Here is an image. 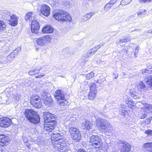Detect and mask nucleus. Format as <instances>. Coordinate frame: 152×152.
Returning <instances> with one entry per match:
<instances>
[{
	"label": "nucleus",
	"mask_w": 152,
	"mask_h": 152,
	"mask_svg": "<svg viewBox=\"0 0 152 152\" xmlns=\"http://www.w3.org/2000/svg\"><path fill=\"white\" fill-rule=\"evenodd\" d=\"M56 115L48 112H45L43 114V118L45 124L44 129L48 132H51L56 126Z\"/></svg>",
	"instance_id": "f257e3e1"
},
{
	"label": "nucleus",
	"mask_w": 152,
	"mask_h": 152,
	"mask_svg": "<svg viewBox=\"0 0 152 152\" xmlns=\"http://www.w3.org/2000/svg\"><path fill=\"white\" fill-rule=\"evenodd\" d=\"M104 115L103 113H99L98 115H95L94 117L96 119L97 126L99 129L104 132H111L113 130V128L110 123L106 120L101 118H98L100 115Z\"/></svg>",
	"instance_id": "f03ea898"
},
{
	"label": "nucleus",
	"mask_w": 152,
	"mask_h": 152,
	"mask_svg": "<svg viewBox=\"0 0 152 152\" xmlns=\"http://www.w3.org/2000/svg\"><path fill=\"white\" fill-rule=\"evenodd\" d=\"M66 140L65 138L63 137L58 140L52 141L53 147L60 152H65L68 149L66 143Z\"/></svg>",
	"instance_id": "7ed1b4c3"
},
{
	"label": "nucleus",
	"mask_w": 152,
	"mask_h": 152,
	"mask_svg": "<svg viewBox=\"0 0 152 152\" xmlns=\"http://www.w3.org/2000/svg\"><path fill=\"white\" fill-rule=\"evenodd\" d=\"M24 115L27 119L32 123L37 124L39 123L40 121V118L39 115L33 109H25Z\"/></svg>",
	"instance_id": "20e7f679"
},
{
	"label": "nucleus",
	"mask_w": 152,
	"mask_h": 152,
	"mask_svg": "<svg viewBox=\"0 0 152 152\" xmlns=\"http://www.w3.org/2000/svg\"><path fill=\"white\" fill-rule=\"evenodd\" d=\"M33 13L32 12H28L25 15V18L27 21H31V30L32 32L37 34L39 31V22L36 20L32 19Z\"/></svg>",
	"instance_id": "39448f33"
},
{
	"label": "nucleus",
	"mask_w": 152,
	"mask_h": 152,
	"mask_svg": "<svg viewBox=\"0 0 152 152\" xmlns=\"http://www.w3.org/2000/svg\"><path fill=\"white\" fill-rule=\"evenodd\" d=\"M53 17L56 20L61 21H70L71 20V17L69 15L62 10H57L53 15Z\"/></svg>",
	"instance_id": "423d86ee"
},
{
	"label": "nucleus",
	"mask_w": 152,
	"mask_h": 152,
	"mask_svg": "<svg viewBox=\"0 0 152 152\" xmlns=\"http://www.w3.org/2000/svg\"><path fill=\"white\" fill-rule=\"evenodd\" d=\"M4 16L5 18V19H6L9 21V24L13 26H17L18 17L12 14L10 12L8 11H5L4 12Z\"/></svg>",
	"instance_id": "0eeeda50"
},
{
	"label": "nucleus",
	"mask_w": 152,
	"mask_h": 152,
	"mask_svg": "<svg viewBox=\"0 0 152 152\" xmlns=\"http://www.w3.org/2000/svg\"><path fill=\"white\" fill-rule=\"evenodd\" d=\"M54 96L57 102L60 103L61 106L67 104L68 102L65 100L64 93L63 91L61 89L57 90L55 93Z\"/></svg>",
	"instance_id": "6e6552de"
},
{
	"label": "nucleus",
	"mask_w": 152,
	"mask_h": 152,
	"mask_svg": "<svg viewBox=\"0 0 152 152\" xmlns=\"http://www.w3.org/2000/svg\"><path fill=\"white\" fill-rule=\"evenodd\" d=\"M69 132L72 139L75 141H78L81 138V135L78 129L74 127L69 129Z\"/></svg>",
	"instance_id": "1a4fd4ad"
},
{
	"label": "nucleus",
	"mask_w": 152,
	"mask_h": 152,
	"mask_svg": "<svg viewBox=\"0 0 152 152\" xmlns=\"http://www.w3.org/2000/svg\"><path fill=\"white\" fill-rule=\"evenodd\" d=\"M104 44V43L102 42L99 45L95 46L93 48L88 50L87 52H86L83 54V56L85 58H88L94 54L97 50L100 48Z\"/></svg>",
	"instance_id": "9d476101"
},
{
	"label": "nucleus",
	"mask_w": 152,
	"mask_h": 152,
	"mask_svg": "<svg viewBox=\"0 0 152 152\" xmlns=\"http://www.w3.org/2000/svg\"><path fill=\"white\" fill-rule=\"evenodd\" d=\"M30 102L32 105L36 108H39L42 107L41 99L38 96H33Z\"/></svg>",
	"instance_id": "9b49d317"
},
{
	"label": "nucleus",
	"mask_w": 152,
	"mask_h": 152,
	"mask_svg": "<svg viewBox=\"0 0 152 152\" xmlns=\"http://www.w3.org/2000/svg\"><path fill=\"white\" fill-rule=\"evenodd\" d=\"M42 99L45 105L49 106L52 102V100L50 95L45 91H43L41 94Z\"/></svg>",
	"instance_id": "f8f14e48"
},
{
	"label": "nucleus",
	"mask_w": 152,
	"mask_h": 152,
	"mask_svg": "<svg viewBox=\"0 0 152 152\" xmlns=\"http://www.w3.org/2000/svg\"><path fill=\"white\" fill-rule=\"evenodd\" d=\"M118 143L121 144V151L122 152H129L130 151L131 146L128 143L122 140L119 141Z\"/></svg>",
	"instance_id": "ddd939ff"
},
{
	"label": "nucleus",
	"mask_w": 152,
	"mask_h": 152,
	"mask_svg": "<svg viewBox=\"0 0 152 152\" xmlns=\"http://www.w3.org/2000/svg\"><path fill=\"white\" fill-rule=\"evenodd\" d=\"M12 123L11 121L9 118L4 117L0 118V126L3 127L9 126Z\"/></svg>",
	"instance_id": "4468645a"
},
{
	"label": "nucleus",
	"mask_w": 152,
	"mask_h": 152,
	"mask_svg": "<svg viewBox=\"0 0 152 152\" xmlns=\"http://www.w3.org/2000/svg\"><path fill=\"white\" fill-rule=\"evenodd\" d=\"M50 11V8L47 5L44 4L41 6L40 12L44 15L46 16L49 15Z\"/></svg>",
	"instance_id": "2eb2a0df"
},
{
	"label": "nucleus",
	"mask_w": 152,
	"mask_h": 152,
	"mask_svg": "<svg viewBox=\"0 0 152 152\" xmlns=\"http://www.w3.org/2000/svg\"><path fill=\"white\" fill-rule=\"evenodd\" d=\"M9 141V138L8 136L4 134L0 135V145L3 146L7 143Z\"/></svg>",
	"instance_id": "dca6fc26"
},
{
	"label": "nucleus",
	"mask_w": 152,
	"mask_h": 152,
	"mask_svg": "<svg viewBox=\"0 0 152 152\" xmlns=\"http://www.w3.org/2000/svg\"><path fill=\"white\" fill-rule=\"evenodd\" d=\"M135 88L139 91H144L147 90V88L144 83L142 81L138 82L136 85Z\"/></svg>",
	"instance_id": "f3484780"
},
{
	"label": "nucleus",
	"mask_w": 152,
	"mask_h": 152,
	"mask_svg": "<svg viewBox=\"0 0 152 152\" xmlns=\"http://www.w3.org/2000/svg\"><path fill=\"white\" fill-rule=\"evenodd\" d=\"M82 127L83 129L89 130L92 127V124L90 121L86 120L82 123Z\"/></svg>",
	"instance_id": "a211bd4d"
},
{
	"label": "nucleus",
	"mask_w": 152,
	"mask_h": 152,
	"mask_svg": "<svg viewBox=\"0 0 152 152\" xmlns=\"http://www.w3.org/2000/svg\"><path fill=\"white\" fill-rule=\"evenodd\" d=\"M15 57L14 56V55L11 53L10 55L7 56L6 58H5L4 57L2 58V60H4L5 59V60L2 61L1 63L4 64H6L8 62L10 63L13 60V58Z\"/></svg>",
	"instance_id": "6ab92c4d"
},
{
	"label": "nucleus",
	"mask_w": 152,
	"mask_h": 152,
	"mask_svg": "<svg viewBox=\"0 0 152 152\" xmlns=\"http://www.w3.org/2000/svg\"><path fill=\"white\" fill-rule=\"evenodd\" d=\"M143 148L145 152H152V142L145 143Z\"/></svg>",
	"instance_id": "aec40b11"
},
{
	"label": "nucleus",
	"mask_w": 152,
	"mask_h": 152,
	"mask_svg": "<svg viewBox=\"0 0 152 152\" xmlns=\"http://www.w3.org/2000/svg\"><path fill=\"white\" fill-rule=\"evenodd\" d=\"M53 31L52 27L50 26H46L42 29V32L44 33H52Z\"/></svg>",
	"instance_id": "412c9836"
},
{
	"label": "nucleus",
	"mask_w": 152,
	"mask_h": 152,
	"mask_svg": "<svg viewBox=\"0 0 152 152\" xmlns=\"http://www.w3.org/2000/svg\"><path fill=\"white\" fill-rule=\"evenodd\" d=\"M37 44L40 46H43L46 43V41L43 36L37 38L36 40Z\"/></svg>",
	"instance_id": "4be33fe9"
},
{
	"label": "nucleus",
	"mask_w": 152,
	"mask_h": 152,
	"mask_svg": "<svg viewBox=\"0 0 152 152\" xmlns=\"http://www.w3.org/2000/svg\"><path fill=\"white\" fill-rule=\"evenodd\" d=\"M142 104L144 107L145 110L146 111L149 113H152V105L145 103Z\"/></svg>",
	"instance_id": "5701e85b"
},
{
	"label": "nucleus",
	"mask_w": 152,
	"mask_h": 152,
	"mask_svg": "<svg viewBox=\"0 0 152 152\" xmlns=\"http://www.w3.org/2000/svg\"><path fill=\"white\" fill-rule=\"evenodd\" d=\"M102 139L100 137L99 138L97 139V140L95 141V142L93 143V147L94 148H99L102 145Z\"/></svg>",
	"instance_id": "b1692460"
},
{
	"label": "nucleus",
	"mask_w": 152,
	"mask_h": 152,
	"mask_svg": "<svg viewBox=\"0 0 152 152\" xmlns=\"http://www.w3.org/2000/svg\"><path fill=\"white\" fill-rule=\"evenodd\" d=\"M100 137L98 135H92L90 136L89 141L90 145L93 146V143L95 142V141L97 140V139L99 138Z\"/></svg>",
	"instance_id": "393cba45"
},
{
	"label": "nucleus",
	"mask_w": 152,
	"mask_h": 152,
	"mask_svg": "<svg viewBox=\"0 0 152 152\" xmlns=\"http://www.w3.org/2000/svg\"><path fill=\"white\" fill-rule=\"evenodd\" d=\"M146 86L148 88L152 87V76L150 75L148 76L145 80Z\"/></svg>",
	"instance_id": "a878e982"
},
{
	"label": "nucleus",
	"mask_w": 152,
	"mask_h": 152,
	"mask_svg": "<svg viewBox=\"0 0 152 152\" xmlns=\"http://www.w3.org/2000/svg\"><path fill=\"white\" fill-rule=\"evenodd\" d=\"M63 137L61 136L60 134L59 133H53L52 134L51 139L52 142V141L56 140L57 139L58 140V138H60L61 137Z\"/></svg>",
	"instance_id": "bb28decb"
},
{
	"label": "nucleus",
	"mask_w": 152,
	"mask_h": 152,
	"mask_svg": "<svg viewBox=\"0 0 152 152\" xmlns=\"http://www.w3.org/2000/svg\"><path fill=\"white\" fill-rule=\"evenodd\" d=\"M94 13H92L91 12L87 13L84 15L82 19L86 21L87 20L90 19L92 15H94Z\"/></svg>",
	"instance_id": "cd10ccee"
},
{
	"label": "nucleus",
	"mask_w": 152,
	"mask_h": 152,
	"mask_svg": "<svg viewBox=\"0 0 152 152\" xmlns=\"http://www.w3.org/2000/svg\"><path fill=\"white\" fill-rule=\"evenodd\" d=\"M96 92L90 91L88 94V98L91 100H93L96 96Z\"/></svg>",
	"instance_id": "c85d7f7f"
},
{
	"label": "nucleus",
	"mask_w": 152,
	"mask_h": 152,
	"mask_svg": "<svg viewBox=\"0 0 152 152\" xmlns=\"http://www.w3.org/2000/svg\"><path fill=\"white\" fill-rule=\"evenodd\" d=\"M152 72V65L148 66L145 69H143L142 73L143 74L144 73H151Z\"/></svg>",
	"instance_id": "c756f323"
},
{
	"label": "nucleus",
	"mask_w": 152,
	"mask_h": 152,
	"mask_svg": "<svg viewBox=\"0 0 152 152\" xmlns=\"http://www.w3.org/2000/svg\"><path fill=\"white\" fill-rule=\"evenodd\" d=\"M90 91L97 92L96 84L94 83H91L90 85Z\"/></svg>",
	"instance_id": "7c9ffc66"
},
{
	"label": "nucleus",
	"mask_w": 152,
	"mask_h": 152,
	"mask_svg": "<svg viewBox=\"0 0 152 152\" xmlns=\"http://www.w3.org/2000/svg\"><path fill=\"white\" fill-rule=\"evenodd\" d=\"M6 25L3 20H0V31H2L6 28Z\"/></svg>",
	"instance_id": "2f4dec72"
},
{
	"label": "nucleus",
	"mask_w": 152,
	"mask_h": 152,
	"mask_svg": "<svg viewBox=\"0 0 152 152\" xmlns=\"http://www.w3.org/2000/svg\"><path fill=\"white\" fill-rule=\"evenodd\" d=\"M46 42H50L52 39H53V37L54 36L53 35H47L46 36H44Z\"/></svg>",
	"instance_id": "473e14b6"
},
{
	"label": "nucleus",
	"mask_w": 152,
	"mask_h": 152,
	"mask_svg": "<svg viewBox=\"0 0 152 152\" xmlns=\"http://www.w3.org/2000/svg\"><path fill=\"white\" fill-rule=\"evenodd\" d=\"M142 112V113L140 114L139 116L141 119L144 118L147 116L148 114L149 113L146 111L144 109H143V110Z\"/></svg>",
	"instance_id": "72a5a7b5"
},
{
	"label": "nucleus",
	"mask_w": 152,
	"mask_h": 152,
	"mask_svg": "<svg viewBox=\"0 0 152 152\" xmlns=\"http://www.w3.org/2000/svg\"><path fill=\"white\" fill-rule=\"evenodd\" d=\"M21 47H19L15 50H14L11 53L15 57L16 55L18 54V53L21 50Z\"/></svg>",
	"instance_id": "f704fd0d"
},
{
	"label": "nucleus",
	"mask_w": 152,
	"mask_h": 152,
	"mask_svg": "<svg viewBox=\"0 0 152 152\" xmlns=\"http://www.w3.org/2000/svg\"><path fill=\"white\" fill-rule=\"evenodd\" d=\"M146 11L144 9H142L140 10L137 12L138 16L140 17H143L145 16V14L144 13Z\"/></svg>",
	"instance_id": "c9c22d12"
},
{
	"label": "nucleus",
	"mask_w": 152,
	"mask_h": 152,
	"mask_svg": "<svg viewBox=\"0 0 152 152\" xmlns=\"http://www.w3.org/2000/svg\"><path fill=\"white\" fill-rule=\"evenodd\" d=\"M130 93L131 96L134 99H136L137 98H139V97L137 95V93L134 91L133 90H131Z\"/></svg>",
	"instance_id": "e433bc0d"
},
{
	"label": "nucleus",
	"mask_w": 152,
	"mask_h": 152,
	"mask_svg": "<svg viewBox=\"0 0 152 152\" xmlns=\"http://www.w3.org/2000/svg\"><path fill=\"white\" fill-rule=\"evenodd\" d=\"M39 72L35 68L32 69L29 72L28 74L30 75H34Z\"/></svg>",
	"instance_id": "4c0bfd02"
},
{
	"label": "nucleus",
	"mask_w": 152,
	"mask_h": 152,
	"mask_svg": "<svg viewBox=\"0 0 152 152\" xmlns=\"http://www.w3.org/2000/svg\"><path fill=\"white\" fill-rule=\"evenodd\" d=\"M94 76V73L93 72H91L87 74L86 75V79H90L93 77Z\"/></svg>",
	"instance_id": "58836bf2"
},
{
	"label": "nucleus",
	"mask_w": 152,
	"mask_h": 152,
	"mask_svg": "<svg viewBox=\"0 0 152 152\" xmlns=\"http://www.w3.org/2000/svg\"><path fill=\"white\" fill-rule=\"evenodd\" d=\"M112 5L109 3L107 4L104 7V10L106 11H108L111 7Z\"/></svg>",
	"instance_id": "ea45409f"
},
{
	"label": "nucleus",
	"mask_w": 152,
	"mask_h": 152,
	"mask_svg": "<svg viewBox=\"0 0 152 152\" xmlns=\"http://www.w3.org/2000/svg\"><path fill=\"white\" fill-rule=\"evenodd\" d=\"M132 1V0H122L121 2V4L124 5H126L129 4Z\"/></svg>",
	"instance_id": "a19ab883"
},
{
	"label": "nucleus",
	"mask_w": 152,
	"mask_h": 152,
	"mask_svg": "<svg viewBox=\"0 0 152 152\" xmlns=\"http://www.w3.org/2000/svg\"><path fill=\"white\" fill-rule=\"evenodd\" d=\"M130 40L129 39H128L126 37L123 38L120 40L119 42L121 43L126 42Z\"/></svg>",
	"instance_id": "79ce46f5"
},
{
	"label": "nucleus",
	"mask_w": 152,
	"mask_h": 152,
	"mask_svg": "<svg viewBox=\"0 0 152 152\" xmlns=\"http://www.w3.org/2000/svg\"><path fill=\"white\" fill-rule=\"evenodd\" d=\"M145 133L148 134V136H152V130H148L145 132Z\"/></svg>",
	"instance_id": "37998d69"
},
{
	"label": "nucleus",
	"mask_w": 152,
	"mask_h": 152,
	"mask_svg": "<svg viewBox=\"0 0 152 152\" xmlns=\"http://www.w3.org/2000/svg\"><path fill=\"white\" fill-rule=\"evenodd\" d=\"M41 140L39 138H37L35 141L36 144L39 145L41 144Z\"/></svg>",
	"instance_id": "c03bdc74"
},
{
	"label": "nucleus",
	"mask_w": 152,
	"mask_h": 152,
	"mask_svg": "<svg viewBox=\"0 0 152 152\" xmlns=\"http://www.w3.org/2000/svg\"><path fill=\"white\" fill-rule=\"evenodd\" d=\"M152 1V0H139V2H140L142 3H149Z\"/></svg>",
	"instance_id": "a18cd8bd"
},
{
	"label": "nucleus",
	"mask_w": 152,
	"mask_h": 152,
	"mask_svg": "<svg viewBox=\"0 0 152 152\" xmlns=\"http://www.w3.org/2000/svg\"><path fill=\"white\" fill-rule=\"evenodd\" d=\"M139 49L138 46L135 49V51L134 52V54H135V56H136L137 54L138 53L139 51Z\"/></svg>",
	"instance_id": "49530a36"
},
{
	"label": "nucleus",
	"mask_w": 152,
	"mask_h": 152,
	"mask_svg": "<svg viewBox=\"0 0 152 152\" xmlns=\"http://www.w3.org/2000/svg\"><path fill=\"white\" fill-rule=\"evenodd\" d=\"M45 75V74L44 73H42L41 75H38L35 77L36 78H41L42 77L44 76Z\"/></svg>",
	"instance_id": "de8ad7c7"
},
{
	"label": "nucleus",
	"mask_w": 152,
	"mask_h": 152,
	"mask_svg": "<svg viewBox=\"0 0 152 152\" xmlns=\"http://www.w3.org/2000/svg\"><path fill=\"white\" fill-rule=\"evenodd\" d=\"M117 0H111L109 3L110 4L112 5H113L115 3H116L117 1Z\"/></svg>",
	"instance_id": "09e8293b"
},
{
	"label": "nucleus",
	"mask_w": 152,
	"mask_h": 152,
	"mask_svg": "<svg viewBox=\"0 0 152 152\" xmlns=\"http://www.w3.org/2000/svg\"><path fill=\"white\" fill-rule=\"evenodd\" d=\"M23 138L24 142L26 143L28 142V139L26 137L23 136Z\"/></svg>",
	"instance_id": "8fccbe9b"
},
{
	"label": "nucleus",
	"mask_w": 152,
	"mask_h": 152,
	"mask_svg": "<svg viewBox=\"0 0 152 152\" xmlns=\"http://www.w3.org/2000/svg\"><path fill=\"white\" fill-rule=\"evenodd\" d=\"M20 96L18 94H17L16 96V100H18L20 98Z\"/></svg>",
	"instance_id": "3c124183"
},
{
	"label": "nucleus",
	"mask_w": 152,
	"mask_h": 152,
	"mask_svg": "<svg viewBox=\"0 0 152 152\" xmlns=\"http://www.w3.org/2000/svg\"><path fill=\"white\" fill-rule=\"evenodd\" d=\"M134 15H131L129 17L128 19H129V20H132L134 18Z\"/></svg>",
	"instance_id": "603ef678"
},
{
	"label": "nucleus",
	"mask_w": 152,
	"mask_h": 152,
	"mask_svg": "<svg viewBox=\"0 0 152 152\" xmlns=\"http://www.w3.org/2000/svg\"><path fill=\"white\" fill-rule=\"evenodd\" d=\"M120 114L121 115L123 116L125 115V112L124 110H122L121 112L120 111Z\"/></svg>",
	"instance_id": "864d4df0"
},
{
	"label": "nucleus",
	"mask_w": 152,
	"mask_h": 152,
	"mask_svg": "<svg viewBox=\"0 0 152 152\" xmlns=\"http://www.w3.org/2000/svg\"><path fill=\"white\" fill-rule=\"evenodd\" d=\"M99 152H107V150L105 148H102L101 149Z\"/></svg>",
	"instance_id": "5fc2aeb1"
},
{
	"label": "nucleus",
	"mask_w": 152,
	"mask_h": 152,
	"mask_svg": "<svg viewBox=\"0 0 152 152\" xmlns=\"http://www.w3.org/2000/svg\"><path fill=\"white\" fill-rule=\"evenodd\" d=\"M25 143H26L25 145L28 148H30V144L28 143V142Z\"/></svg>",
	"instance_id": "6e6d98bb"
},
{
	"label": "nucleus",
	"mask_w": 152,
	"mask_h": 152,
	"mask_svg": "<svg viewBox=\"0 0 152 152\" xmlns=\"http://www.w3.org/2000/svg\"><path fill=\"white\" fill-rule=\"evenodd\" d=\"M77 152H86L85 150L82 149H80L77 151Z\"/></svg>",
	"instance_id": "4d7b16f0"
},
{
	"label": "nucleus",
	"mask_w": 152,
	"mask_h": 152,
	"mask_svg": "<svg viewBox=\"0 0 152 152\" xmlns=\"http://www.w3.org/2000/svg\"><path fill=\"white\" fill-rule=\"evenodd\" d=\"M42 67H37L36 68V69L39 72V71L40 70L42 69Z\"/></svg>",
	"instance_id": "13d9d810"
},
{
	"label": "nucleus",
	"mask_w": 152,
	"mask_h": 152,
	"mask_svg": "<svg viewBox=\"0 0 152 152\" xmlns=\"http://www.w3.org/2000/svg\"><path fill=\"white\" fill-rule=\"evenodd\" d=\"M114 75V78L115 79H117L118 77V74H113Z\"/></svg>",
	"instance_id": "bf43d9fd"
},
{
	"label": "nucleus",
	"mask_w": 152,
	"mask_h": 152,
	"mask_svg": "<svg viewBox=\"0 0 152 152\" xmlns=\"http://www.w3.org/2000/svg\"><path fill=\"white\" fill-rule=\"evenodd\" d=\"M129 104H128L129 107L131 108H132L133 107V105L129 103Z\"/></svg>",
	"instance_id": "052dcab7"
},
{
	"label": "nucleus",
	"mask_w": 152,
	"mask_h": 152,
	"mask_svg": "<svg viewBox=\"0 0 152 152\" xmlns=\"http://www.w3.org/2000/svg\"><path fill=\"white\" fill-rule=\"evenodd\" d=\"M148 33H152V30H149L148 31Z\"/></svg>",
	"instance_id": "680f3d73"
},
{
	"label": "nucleus",
	"mask_w": 152,
	"mask_h": 152,
	"mask_svg": "<svg viewBox=\"0 0 152 152\" xmlns=\"http://www.w3.org/2000/svg\"><path fill=\"white\" fill-rule=\"evenodd\" d=\"M96 82L97 83H101L100 82V80H98Z\"/></svg>",
	"instance_id": "e2e57ef3"
},
{
	"label": "nucleus",
	"mask_w": 152,
	"mask_h": 152,
	"mask_svg": "<svg viewBox=\"0 0 152 152\" xmlns=\"http://www.w3.org/2000/svg\"><path fill=\"white\" fill-rule=\"evenodd\" d=\"M122 74H123V76H124V75H126V73L125 72H124L122 73Z\"/></svg>",
	"instance_id": "0e129e2a"
},
{
	"label": "nucleus",
	"mask_w": 152,
	"mask_h": 152,
	"mask_svg": "<svg viewBox=\"0 0 152 152\" xmlns=\"http://www.w3.org/2000/svg\"><path fill=\"white\" fill-rule=\"evenodd\" d=\"M3 152H10L9 151H3Z\"/></svg>",
	"instance_id": "69168bd1"
},
{
	"label": "nucleus",
	"mask_w": 152,
	"mask_h": 152,
	"mask_svg": "<svg viewBox=\"0 0 152 152\" xmlns=\"http://www.w3.org/2000/svg\"><path fill=\"white\" fill-rule=\"evenodd\" d=\"M113 152H118V151L115 150Z\"/></svg>",
	"instance_id": "338daca9"
},
{
	"label": "nucleus",
	"mask_w": 152,
	"mask_h": 152,
	"mask_svg": "<svg viewBox=\"0 0 152 152\" xmlns=\"http://www.w3.org/2000/svg\"><path fill=\"white\" fill-rule=\"evenodd\" d=\"M133 22L134 23V22H135V19H134V20H133Z\"/></svg>",
	"instance_id": "774afa93"
}]
</instances>
